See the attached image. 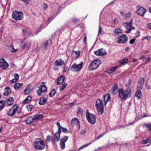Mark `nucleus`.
Returning <instances> with one entry per match:
<instances>
[{"mask_svg": "<svg viewBox=\"0 0 151 151\" xmlns=\"http://www.w3.org/2000/svg\"><path fill=\"white\" fill-rule=\"evenodd\" d=\"M131 94L130 89H127L125 92L122 89H119V97L122 100L126 99L128 97H130Z\"/></svg>", "mask_w": 151, "mask_h": 151, "instance_id": "1", "label": "nucleus"}, {"mask_svg": "<svg viewBox=\"0 0 151 151\" xmlns=\"http://www.w3.org/2000/svg\"><path fill=\"white\" fill-rule=\"evenodd\" d=\"M35 147L37 150H42L44 149L45 144L43 140L41 138H37L34 143Z\"/></svg>", "mask_w": 151, "mask_h": 151, "instance_id": "2", "label": "nucleus"}, {"mask_svg": "<svg viewBox=\"0 0 151 151\" xmlns=\"http://www.w3.org/2000/svg\"><path fill=\"white\" fill-rule=\"evenodd\" d=\"M96 107L99 115H101L104 112V105L102 100L98 99L96 102Z\"/></svg>", "mask_w": 151, "mask_h": 151, "instance_id": "3", "label": "nucleus"}, {"mask_svg": "<svg viewBox=\"0 0 151 151\" xmlns=\"http://www.w3.org/2000/svg\"><path fill=\"white\" fill-rule=\"evenodd\" d=\"M86 116L87 120L90 123L92 124H95L96 119L94 115L90 113L87 110L86 112Z\"/></svg>", "mask_w": 151, "mask_h": 151, "instance_id": "4", "label": "nucleus"}, {"mask_svg": "<svg viewBox=\"0 0 151 151\" xmlns=\"http://www.w3.org/2000/svg\"><path fill=\"white\" fill-rule=\"evenodd\" d=\"M42 117L43 116L42 115L36 114L33 117H28L25 120V122L27 124H29L34 121L41 119Z\"/></svg>", "mask_w": 151, "mask_h": 151, "instance_id": "5", "label": "nucleus"}, {"mask_svg": "<svg viewBox=\"0 0 151 151\" xmlns=\"http://www.w3.org/2000/svg\"><path fill=\"white\" fill-rule=\"evenodd\" d=\"M12 16L13 19L16 20H19L23 18V13L21 12L16 11L12 12Z\"/></svg>", "mask_w": 151, "mask_h": 151, "instance_id": "6", "label": "nucleus"}, {"mask_svg": "<svg viewBox=\"0 0 151 151\" xmlns=\"http://www.w3.org/2000/svg\"><path fill=\"white\" fill-rule=\"evenodd\" d=\"M100 61L99 60H96L91 63L90 65L89 68L90 70H94L97 69L101 64Z\"/></svg>", "mask_w": 151, "mask_h": 151, "instance_id": "7", "label": "nucleus"}, {"mask_svg": "<svg viewBox=\"0 0 151 151\" xmlns=\"http://www.w3.org/2000/svg\"><path fill=\"white\" fill-rule=\"evenodd\" d=\"M132 19H131L130 22H123L122 23L123 25L127 29V30L126 31V32L127 33H130L132 29L134 28V27L132 26Z\"/></svg>", "mask_w": 151, "mask_h": 151, "instance_id": "8", "label": "nucleus"}, {"mask_svg": "<svg viewBox=\"0 0 151 151\" xmlns=\"http://www.w3.org/2000/svg\"><path fill=\"white\" fill-rule=\"evenodd\" d=\"M18 109L17 105L15 104L14 105L9 111L7 113L8 115L11 116H14L16 112L18 111Z\"/></svg>", "mask_w": 151, "mask_h": 151, "instance_id": "9", "label": "nucleus"}, {"mask_svg": "<svg viewBox=\"0 0 151 151\" xmlns=\"http://www.w3.org/2000/svg\"><path fill=\"white\" fill-rule=\"evenodd\" d=\"M83 62H81L79 64H73L71 67V69L73 72H77L79 71L82 67Z\"/></svg>", "mask_w": 151, "mask_h": 151, "instance_id": "10", "label": "nucleus"}, {"mask_svg": "<svg viewBox=\"0 0 151 151\" xmlns=\"http://www.w3.org/2000/svg\"><path fill=\"white\" fill-rule=\"evenodd\" d=\"M47 91V87L44 85H41L39 89L37 91V93L38 95H40L42 93L46 92Z\"/></svg>", "mask_w": 151, "mask_h": 151, "instance_id": "11", "label": "nucleus"}, {"mask_svg": "<svg viewBox=\"0 0 151 151\" xmlns=\"http://www.w3.org/2000/svg\"><path fill=\"white\" fill-rule=\"evenodd\" d=\"M128 40V38L126 35L124 34L121 37H118V40L117 42L118 43L122 44L126 43Z\"/></svg>", "mask_w": 151, "mask_h": 151, "instance_id": "12", "label": "nucleus"}, {"mask_svg": "<svg viewBox=\"0 0 151 151\" xmlns=\"http://www.w3.org/2000/svg\"><path fill=\"white\" fill-rule=\"evenodd\" d=\"M118 88V84L116 83H115L110 91V92L111 95H114L117 94L118 93V90H117Z\"/></svg>", "mask_w": 151, "mask_h": 151, "instance_id": "13", "label": "nucleus"}, {"mask_svg": "<svg viewBox=\"0 0 151 151\" xmlns=\"http://www.w3.org/2000/svg\"><path fill=\"white\" fill-rule=\"evenodd\" d=\"M9 66V64L4 59H0V67L2 69H6Z\"/></svg>", "mask_w": 151, "mask_h": 151, "instance_id": "14", "label": "nucleus"}, {"mask_svg": "<svg viewBox=\"0 0 151 151\" xmlns=\"http://www.w3.org/2000/svg\"><path fill=\"white\" fill-rule=\"evenodd\" d=\"M68 139V137L67 136H64L60 142V148L63 149L65 147V142Z\"/></svg>", "mask_w": 151, "mask_h": 151, "instance_id": "15", "label": "nucleus"}, {"mask_svg": "<svg viewBox=\"0 0 151 151\" xmlns=\"http://www.w3.org/2000/svg\"><path fill=\"white\" fill-rule=\"evenodd\" d=\"M146 12V10L142 7H139L137 10V13L139 15L143 17Z\"/></svg>", "mask_w": 151, "mask_h": 151, "instance_id": "16", "label": "nucleus"}, {"mask_svg": "<svg viewBox=\"0 0 151 151\" xmlns=\"http://www.w3.org/2000/svg\"><path fill=\"white\" fill-rule=\"evenodd\" d=\"M142 88V87L141 86H138L137 87V90L135 94V96L136 97H138V99H140L141 96V90Z\"/></svg>", "mask_w": 151, "mask_h": 151, "instance_id": "17", "label": "nucleus"}, {"mask_svg": "<svg viewBox=\"0 0 151 151\" xmlns=\"http://www.w3.org/2000/svg\"><path fill=\"white\" fill-rule=\"evenodd\" d=\"M64 80L65 77L64 76H59L57 80V84L58 85H61L64 82Z\"/></svg>", "mask_w": 151, "mask_h": 151, "instance_id": "18", "label": "nucleus"}, {"mask_svg": "<svg viewBox=\"0 0 151 151\" xmlns=\"http://www.w3.org/2000/svg\"><path fill=\"white\" fill-rule=\"evenodd\" d=\"M47 101V99L46 98L43 97L40 98L39 101V104L40 105H43L45 104Z\"/></svg>", "mask_w": 151, "mask_h": 151, "instance_id": "19", "label": "nucleus"}, {"mask_svg": "<svg viewBox=\"0 0 151 151\" xmlns=\"http://www.w3.org/2000/svg\"><path fill=\"white\" fill-rule=\"evenodd\" d=\"M14 76L15 78L10 81V82L11 83H13L17 82L19 79V76L17 73H15L14 75Z\"/></svg>", "mask_w": 151, "mask_h": 151, "instance_id": "20", "label": "nucleus"}, {"mask_svg": "<svg viewBox=\"0 0 151 151\" xmlns=\"http://www.w3.org/2000/svg\"><path fill=\"white\" fill-rule=\"evenodd\" d=\"M71 124L73 125L76 124L77 126L79 125V122L78 119L76 118L73 119L71 121Z\"/></svg>", "mask_w": 151, "mask_h": 151, "instance_id": "21", "label": "nucleus"}, {"mask_svg": "<svg viewBox=\"0 0 151 151\" xmlns=\"http://www.w3.org/2000/svg\"><path fill=\"white\" fill-rule=\"evenodd\" d=\"M64 63V61L62 60H56L55 63V65L56 66L61 65L63 64Z\"/></svg>", "mask_w": 151, "mask_h": 151, "instance_id": "22", "label": "nucleus"}, {"mask_svg": "<svg viewBox=\"0 0 151 151\" xmlns=\"http://www.w3.org/2000/svg\"><path fill=\"white\" fill-rule=\"evenodd\" d=\"M31 43L29 41H27L22 46V49L24 50L26 47L27 48H29L31 46Z\"/></svg>", "mask_w": 151, "mask_h": 151, "instance_id": "23", "label": "nucleus"}, {"mask_svg": "<svg viewBox=\"0 0 151 151\" xmlns=\"http://www.w3.org/2000/svg\"><path fill=\"white\" fill-rule=\"evenodd\" d=\"M23 85L22 83H17L14 85V88L15 89H18L21 88Z\"/></svg>", "mask_w": 151, "mask_h": 151, "instance_id": "24", "label": "nucleus"}, {"mask_svg": "<svg viewBox=\"0 0 151 151\" xmlns=\"http://www.w3.org/2000/svg\"><path fill=\"white\" fill-rule=\"evenodd\" d=\"M118 68L117 66L112 67L108 70L107 72L109 73H111L115 71Z\"/></svg>", "mask_w": 151, "mask_h": 151, "instance_id": "25", "label": "nucleus"}, {"mask_svg": "<svg viewBox=\"0 0 151 151\" xmlns=\"http://www.w3.org/2000/svg\"><path fill=\"white\" fill-rule=\"evenodd\" d=\"M104 99L106 104L107 102L109 101L110 100V97L108 94H106L104 95Z\"/></svg>", "mask_w": 151, "mask_h": 151, "instance_id": "26", "label": "nucleus"}, {"mask_svg": "<svg viewBox=\"0 0 151 151\" xmlns=\"http://www.w3.org/2000/svg\"><path fill=\"white\" fill-rule=\"evenodd\" d=\"M5 90L6 92L3 94L4 96L7 95L11 92L10 90L8 87H6L5 88Z\"/></svg>", "mask_w": 151, "mask_h": 151, "instance_id": "27", "label": "nucleus"}, {"mask_svg": "<svg viewBox=\"0 0 151 151\" xmlns=\"http://www.w3.org/2000/svg\"><path fill=\"white\" fill-rule=\"evenodd\" d=\"M151 142V139H150L148 138L146 139L145 140H144L141 142V143L142 145L147 144L150 143Z\"/></svg>", "mask_w": 151, "mask_h": 151, "instance_id": "28", "label": "nucleus"}, {"mask_svg": "<svg viewBox=\"0 0 151 151\" xmlns=\"http://www.w3.org/2000/svg\"><path fill=\"white\" fill-rule=\"evenodd\" d=\"M128 59L127 58H126L124 59H123L120 62V65L121 66L125 65L126 63L127 62Z\"/></svg>", "mask_w": 151, "mask_h": 151, "instance_id": "29", "label": "nucleus"}, {"mask_svg": "<svg viewBox=\"0 0 151 151\" xmlns=\"http://www.w3.org/2000/svg\"><path fill=\"white\" fill-rule=\"evenodd\" d=\"M67 84L66 83H64L63 84L60 86L59 88V90L60 91H61L63 90L67 86Z\"/></svg>", "mask_w": 151, "mask_h": 151, "instance_id": "30", "label": "nucleus"}, {"mask_svg": "<svg viewBox=\"0 0 151 151\" xmlns=\"http://www.w3.org/2000/svg\"><path fill=\"white\" fill-rule=\"evenodd\" d=\"M52 137L51 136H48L46 138L45 140L46 143H47L49 142L50 141L52 140Z\"/></svg>", "mask_w": 151, "mask_h": 151, "instance_id": "31", "label": "nucleus"}, {"mask_svg": "<svg viewBox=\"0 0 151 151\" xmlns=\"http://www.w3.org/2000/svg\"><path fill=\"white\" fill-rule=\"evenodd\" d=\"M30 91L29 86H27L24 90V93L26 94H28Z\"/></svg>", "mask_w": 151, "mask_h": 151, "instance_id": "32", "label": "nucleus"}, {"mask_svg": "<svg viewBox=\"0 0 151 151\" xmlns=\"http://www.w3.org/2000/svg\"><path fill=\"white\" fill-rule=\"evenodd\" d=\"M100 51V53L102 55V56H104L106 54V51L103 49H101L99 50Z\"/></svg>", "mask_w": 151, "mask_h": 151, "instance_id": "33", "label": "nucleus"}, {"mask_svg": "<svg viewBox=\"0 0 151 151\" xmlns=\"http://www.w3.org/2000/svg\"><path fill=\"white\" fill-rule=\"evenodd\" d=\"M143 126H146L149 130L151 132V124H144Z\"/></svg>", "mask_w": 151, "mask_h": 151, "instance_id": "34", "label": "nucleus"}, {"mask_svg": "<svg viewBox=\"0 0 151 151\" xmlns=\"http://www.w3.org/2000/svg\"><path fill=\"white\" fill-rule=\"evenodd\" d=\"M31 100V98L30 96H28L23 101L24 104H26L29 102Z\"/></svg>", "mask_w": 151, "mask_h": 151, "instance_id": "35", "label": "nucleus"}, {"mask_svg": "<svg viewBox=\"0 0 151 151\" xmlns=\"http://www.w3.org/2000/svg\"><path fill=\"white\" fill-rule=\"evenodd\" d=\"M83 113V110L81 108L79 107H78L77 110V113L78 114H80L81 115H82Z\"/></svg>", "mask_w": 151, "mask_h": 151, "instance_id": "36", "label": "nucleus"}, {"mask_svg": "<svg viewBox=\"0 0 151 151\" xmlns=\"http://www.w3.org/2000/svg\"><path fill=\"white\" fill-rule=\"evenodd\" d=\"M56 92V91L55 89H53L52 90L49 94V96L50 97H53Z\"/></svg>", "mask_w": 151, "mask_h": 151, "instance_id": "37", "label": "nucleus"}, {"mask_svg": "<svg viewBox=\"0 0 151 151\" xmlns=\"http://www.w3.org/2000/svg\"><path fill=\"white\" fill-rule=\"evenodd\" d=\"M55 138L56 139L57 142H58L60 140V134L59 133H56L55 134Z\"/></svg>", "mask_w": 151, "mask_h": 151, "instance_id": "38", "label": "nucleus"}, {"mask_svg": "<svg viewBox=\"0 0 151 151\" xmlns=\"http://www.w3.org/2000/svg\"><path fill=\"white\" fill-rule=\"evenodd\" d=\"M5 104L4 101L2 100L0 101V110L1 109L4 107Z\"/></svg>", "mask_w": 151, "mask_h": 151, "instance_id": "39", "label": "nucleus"}, {"mask_svg": "<svg viewBox=\"0 0 151 151\" xmlns=\"http://www.w3.org/2000/svg\"><path fill=\"white\" fill-rule=\"evenodd\" d=\"M10 47L12 49V52H15L17 51V50L14 49L13 45H10Z\"/></svg>", "mask_w": 151, "mask_h": 151, "instance_id": "40", "label": "nucleus"}, {"mask_svg": "<svg viewBox=\"0 0 151 151\" xmlns=\"http://www.w3.org/2000/svg\"><path fill=\"white\" fill-rule=\"evenodd\" d=\"M73 53L76 54V56L77 58L80 55V52L79 51H73Z\"/></svg>", "mask_w": 151, "mask_h": 151, "instance_id": "41", "label": "nucleus"}, {"mask_svg": "<svg viewBox=\"0 0 151 151\" xmlns=\"http://www.w3.org/2000/svg\"><path fill=\"white\" fill-rule=\"evenodd\" d=\"M114 32L115 33L118 35V34L121 33V30L120 29L118 28L115 30Z\"/></svg>", "mask_w": 151, "mask_h": 151, "instance_id": "42", "label": "nucleus"}, {"mask_svg": "<svg viewBox=\"0 0 151 151\" xmlns=\"http://www.w3.org/2000/svg\"><path fill=\"white\" fill-rule=\"evenodd\" d=\"M94 53L97 56H102V55L100 53V51L99 50L95 51L94 52Z\"/></svg>", "mask_w": 151, "mask_h": 151, "instance_id": "43", "label": "nucleus"}, {"mask_svg": "<svg viewBox=\"0 0 151 151\" xmlns=\"http://www.w3.org/2000/svg\"><path fill=\"white\" fill-rule=\"evenodd\" d=\"M144 82V79L143 78H141L139 81V83L140 85H142L143 84Z\"/></svg>", "mask_w": 151, "mask_h": 151, "instance_id": "44", "label": "nucleus"}, {"mask_svg": "<svg viewBox=\"0 0 151 151\" xmlns=\"http://www.w3.org/2000/svg\"><path fill=\"white\" fill-rule=\"evenodd\" d=\"M33 106L32 105H28L27 106V108L28 111H30L33 109Z\"/></svg>", "mask_w": 151, "mask_h": 151, "instance_id": "45", "label": "nucleus"}, {"mask_svg": "<svg viewBox=\"0 0 151 151\" xmlns=\"http://www.w3.org/2000/svg\"><path fill=\"white\" fill-rule=\"evenodd\" d=\"M7 100L9 101H10L13 104L14 103V99L12 97H9L7 99Z\"/></svg>", "mask_w": 151, "mask_h": 151, "instance_id": "46", "label": "nucleus"}, {"mask_svg": "<svg viewBox=\"0 0 151 151\" xmlns=\"http://www.w3.org/2000/svg\"><path fill=\"white\" fill-rule=\"evenodd\" d=\"M85 35V36L83 38V42L84 44H86V40H87V36L86 34H84Z\"/></svg>", "mask_w": 151, "mask_h": 151, "instance_id": "47", "label": "nucleus"}, {"mask_svg": "<svg viewBox=\"0 0 151 151\" xmlns=\"http://www.w3.org/2000/svg\"><path fill=\"white\" fill-rule=\"evenodd\" d=\"M151 38L150 36H147L145 37H144L143 38V39H146L147 40H148V41H150V40Z\"/></svg>", "mask_w": 151, "mask_h": 151, "instance_id": "48", "label": "nucleus"}, {"mask_svg": "<svg viewBox=\"0 0 151 151\" xmlns=\"http://www.w3.org/2000/svg\"><path fill=\"white\" fill-rule=\"evenodd\" d=\"M48 40L44 44V47L45 48H46L48 47Z\"/></svg>", "mask_w": 151, "mask_h": 151, "instance_id": "49", "label": "nucleus"}, {"mask_svg": "<svg viewBox=\"0 0 151 151\" xmlns=\"http://www.w3.org/2000/svg\"><path fill=\"white\" fill-rule=\"evenodd\" d=\"M86 132V130L85 129L82 130L81 132V134L82 135H84Z\"/></svg>", "mask_w": 151, "mask_h": 151, "instance_id": "50", "label": "nucleus"}, {"mask_svg": "<svg viewBox=\"0 0 151 151\" xmlns=\"http://www.w3.org/2000/svg\"><path fill=\"white\" fill-rule=\"evenodd\" d=\"M90 144H87V145H83V146H82L78 150H81V149H83L84 147H87V146H88Z\"/></svg>", "mask_w": 151, "mask_h": 151, "instance_id": "51", "label": "nucleus"}, {"mask_svg": "<svg viewBox=\"0 0 151 151\" xmlns=\"http://www.w3.org/2000/svg\"><path fill=\"white\" fill-rule=\"evenodd\" d=\"M7 104L8 106H11L13 104V103L11 102L10 101H9L7 100Z\"/></svg>", "mask_w": 151, "mask_h": 151, "instance_id": "52", "label": "nucleus"}, {"mask_svg": "<svg viewBox=\"0 0 151 151\" xmlns=\"http://www.w3.org/2000/svg\"><path fill=\"white\" fill-rule=\"evenodd\" d=\"M131 12H129L126 14V15L127 17H129L131 16Z\"/></svg>", "mask_w": 151, "mask_h": 151, "instance_id": "53", "label": "nucleus"}, {"mask_svg": "<svg viewBox=\"0 0 151 151\" xmlns=\"http://www.w3.org/2000/svg\"><path fill=\"white\" fill-rule=\"evenodd\" d=\"M47 7H48V6H47V5L46 4H44L43 6V8L44 10H45L47 9Z\"/></svg>", "mask_w": 151, "mask_h": 151, "instance_id": "54", "label": "nucleus"}, {"mask_svg": "<svg viewBox=\"0 0 151 151\" xmlns=\"http://www.w3.org/2000/svg\"><path fill=\"white\" fill-rule=\"evenodd\" d=\"M22 32L23 33V34L25 35L27 33V29H23L22 30Z\"/></svg>", "mask_w": 151, "mask_h": 151, "instance_id": "55", "label": "nucleus"}, {"mask_svg": "<svg viewBox=\"0 0 151 151\" xmlns=\"http://www.w3.org/2000/svg\"><path fill=\"white\" fill-rule=\"evenodd\" d=\"M135 40V39H134L131 40L129 42V43L130 44H133Z\"/></svg>", "mask_w": 151, "mask_h": 151, "instance_id": "56", "label": "nucleus"}, {"mask_svg": "<svg viewBox=\"0 0 151 151\" xmlns=\"http://www.w3.org/2000/svg\"><path fill=\"white\" fill-rule=\"evenodd\" d=\"M61 129H62V132H66L67 130V129L64 128L62 127H61Z\"/></svg>", "mask_w": 151, "mask_h": 151, "instance_id": "57", "label": "nucleus"}, {"mask_svg": "<svg viewBox=\"0 0 151 151\" xmlns=\"http://www.w3.org/2000/svg\"><path fill=\"white\" fill-rule=\"evenodd\" d=\"M101 30L102 29H101V27H100V26H99V32H98V34L99 35L101 33Z\"/></svg>", "mask_w": 151, "mask_h": 151, "instance_id": "58", "label": "nucleus"}, {"mask_svg": "<svg viewBox=\"0 0 151 151\" xmlns=\"http://www.w3.org/2000/svg\"><path fill=\"white\" fill-rule=\"evenodd\" d=\"M61 127H58V132H57V133H59V134L60 135V134L61 133Z\"/></svg>", "mask_w": 151, "mask_h": 151, "instance_id": "59", "label": "nucleus"}, {"mask_svg": "<svg viewBox=\"0 0 151 151\" xmlns=\"http://www.w3.org/2000/svg\"><path fill=\"white\" fill-rule=\"evenodd\" d=\"M146 87L148 89H150L151 88V87H150V85H148L147 84H146Z\"/></svg>", "mask_w": 151, "mask_h": 151, "instance_id": "60", "label": "nucleus"}, {"mask_svg": "<svg viewBox=\"0 0 151 151\" xmlns=\"http://www.w3.org/2000/svg\"><path fill=\"white\" fill-rule=\"evenodd\" d=\"M131 83V80H129V82L128 84H127L126 86L127 87H129Z\"/></svg>", "mask_w": 151, "mask_h": 151, "instance_id": "61", "label": "nucleus"}, {"mask_svg": "<svg viewBox=\"0 0 151 151\" xmlns=\"http://www.w3.org/2000/svg\"><path fill=\"white\" fill-rule=\"evenodd\" d=\"M148 27L150 29H151V23L150 24L148 25Z\"/></svg>", "mask_w": 151, "mask_h": 151, "instance_id": "62", "label": "nucleus"}, {"mask_svg": "<svg viewBox=\"0 0 151 151\" xmlns=\"http://www.w3.org/2000/svg\"><path fill=\"white\" fill-rule=\"evenodd\" d=\"M147 116V115L146 114H145V113L143 114V117H146Z\"/></svg>", "mask_w": 151, "mask_h": 151, "instance_id": "63", "label": "nucleus"}, {"mask_svg": "<svg viewBox=\"0 0 151 151\" xmlns=\"http://www.w3.org/2000/svg\"><path fill=\"white\" fill-rule=\"evenodd\" d=\"M117 18H115L114 19V22L115 23H116L117 22Z\"/></svg>", "mask_w": 151, "mask_h": 151, "instance_id": "64", "label": "nucleus"}]
</instances>
